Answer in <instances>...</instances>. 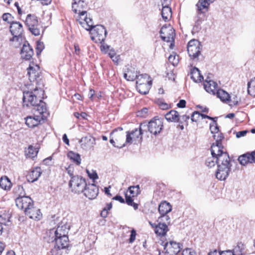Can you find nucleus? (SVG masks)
I'll return each instance as SVG.
<instances>
[{
	"label": "nucleus",
	"mask_w": 255,
	"mask_h": 255,
	"mask_svg": "<svg viewBox=\"0 0 255 255\" xmlns=\"http://www.w3.org/2000/svg\"><path fill=\"white\" fill-rule=\"evenodd\" d=\"M130 195L132 197L137 196L140 192L139 187L138 185L135 186H130L128 188Z\"/></svg>",
	"instance_id": "nucleus-44"
},
{
	"label": "nucleus",
	"mask_w": 255,
	"mask_h": 255,
	"mask_svg": "<svg viewBox=\"0 0 255 255\" xmlns=\"http://www.w3.org/2000/svg\"><path fill=\"white\" fill-rule=\"evenodd\" d=\"M43 91L40 89L35 88L34 92H24L23 96V106L28 107L36 105L40 99V95H43Z\"/></svg>",
	"instance_id": "nucleus-3"
},
{
	"label": "nucleus",
	"mask_w": 255,
	"mask_h": 255,
	"mask_svg": "<svg viewBox=\"0 0 255 255\" xmlns=\"http://www.w3.org/2000/svg\"><path fill=\"white\" fill-rule=\"evenodd\" d=\"M10 31L13 36L11 41H19L21 40V35L23 32L22 24L19 22H12L10 26Z\"/></svg>",
	"instance_id": "nucleus-13"
},
{
	"label": "nucleus",
	"mask_w": 255,
	"mask_h": 255,
	"mask_svg": "<svg viewBox=\"0 0 255 255\" xmlns=\"http://www.w3.org/2000/svg\"><path fill=\"white\" fill-rule=\"evenodd\" d=\"M138 75H136L134 69L132 67L127 68L125 71L124 78L128 81H133L136 79Z\"/></svg>",
	"instance_id": "nucleus-29"
},
{
	"label": "nucleus",
	"mask_w": 255,
	"mask_h": 255,
	"mask_svg": "<svg viewBox=\"0 0 255 255\" xmlns=\"http://www.w3.org/2000/svg\"><path fill=\"white\" fill-rule=\"evenodd\" d=\"M2 18L3 20L10 23V24L13 22V16L9 13H4L2 14Z\"/></svg>",
	"instance_id": "nucleus-47"
},
{
	"label": "nucleus",
	"mask_w": 255,
	"mask_h": 255,
	"mask_svg": "<svg viewBox=\"0 0 255 255\" xmlns=\"http://www.w3.org/2000/svg\"><path fill=\"white\" fill-rule=\"evenodd\" d=\"M136 85L152 84L150 76L147 74L138 75L136 78Z\"/></svg>",
	"instance_id": "nucleus-31"
},
{
	"label": "nucleus",
	"mask_w": 255,
	"mask_h": 255,
	"mask_svg": "<svg viewBox=\"0 0 255 255\" xmlns=\"http://www.w3.org/2000/svg\"><path fill=\"white\" fill-rule=\"evenodd\" d=\"M182 244L173 241L166 242L164 245V250L167 251H168L169 253L175 255L179 253L182 250Z\"/></svg>",
	"instance_id": "nucleus-19"
},
{
	"label": "nucleus",
	"mask_w": 255,
	"mask_h": 255,
	"mask_svg": "<svg viewBox=\"0 0 255 255\" xmlns=\"http://www.w3.org/2000/svg\"><path fill=\"white\" fill-rule=\"evenodd\" d=\"M37 153L38 151L31 145L29 146L28 149L25 151V154L27 157L31 158L36 156Z\"/></svg>",
	"instance_id": "nucleus-42"
},
{
	"label": "nucleus",
	"mask_w": 255,
	"mask_h": 255,
	"mask_svg": "<svg viewBox=\"0 0 255 255\" xmlns=\"http://www.w3.org/2000/svg\"><path fill=\"white\" fill-rule=\"evenodd\" d=\"M44 45L43 42L41 41H37L36 44L37 54H40L41 52V51L44 49Z\"/></svg>",
	"instance_id": "nucleus-50"
},
{
	"label": "nucleus",
	"mask_w": 255,
	"mask_h": 255,
	"mask_svg": "<svg viewBox=\"0 0 255 255\" xmlns=\"http://www.w3.org/2000/svg\"><path fill=\"white\" fill-rule=\"evenodd\" d=\"M221 255H235L233 251L227 250L221 252Z\"/></svg>",
	"instance_id": "nucleus-60"
},
{
	"label": "nucleus",
	"mask_w": 255,
	"mask_h": 255,
	"mask_svg": "<svg viewBox=\"0 0 255 255\" xmlns=\"http://www.w3.org/2000/svg\"><path fill=\"white\" fill-rule=\"evenodd\" d=\"M200 21L199 20H198L195 23V25L193 27V30L198 31L200 28Z\"/></svg>",
	"instance_id": "nucleus-61"
},
{
	"label": "nucleus",
	"mask_w": 255,
	"mask_h": 255,
	"mask_svg": "<svg viewBox=\"0 0 255 255\" xmlns=\"http://www.w3.org/2000/svg\"><path fill=\"white\" fill-rule=\"evenodd\" d=\"M126 202L128 205L132 206L133 203V200L129 196L126 195Z\"/></svg>",
	"instance_id": "nucleus-57"
},
{
	"label": "nucleus",
	"mask_w": 255,
	"mask_h": 255,
	"mask_svg": "<svg viewBox=\"0 0 255 255\" xmlns=\"http://www.w3.org/2000/svg\"><path fill=\"white\" fill-rule=\"evenodd\" d=\"M42 173L41 169L39 167H36L32 169L27 175L28 181L33 182L36 181L40 176Z\"/></svg>",
	"instance_id": "nucleus-26"
},
{
	"label": "nucleus",
	"mask_w": 255,
	"mask_h": 255,
	"mask_svg": "<svg viewBox=\"0 0 255 255\" xmlns=\"http://www.w3.org/2000/svg\"><path fill=\"white\" fill-rule=\"evenodd\" d=\"M12 186L11 181L7 176L1 177L0 179V187L2 189L8 190H9Z\"/></svg>",
	"instance_id": "nucleus-33"
},
{
	"label": "nucleus",
	"mask_w": 255,
	"mask_h": 255,
	"mask_svg": "<svg viewBox=\"0 0 255 255\" xmlns=\"http://www.w3.org/2000/svg\"><path fill=\"white\" fill-rule=\"evenodd\" d=\"M110 46L108 45H105L104 43L102 44L101 46V50L102 51H105L106 53L107 52V50L109 48Z\"/></svg>",
	"instance_id": "nucleus-64"
},
{
	"label": "nucleus",
	"mask_w": 255,
	"mask_h": 255,
	"mask_svg": "<svg viewBox=\"0 0 255 255\" xmlns=\"http://www.w3.org/2000/svg\"><path fill=\"white\" fill-rule=\"evenodd\" d=\"M160 37L167 42H172L175 36V30L170 25H163L160 30Z\"/></svg>",
	"instance_id": "nucleus-10"
},
{
	"label": "nucleus",
	"mask_w": 255,
	"mask_h": 255,
	"mask_svg": "<svg viewBox=\"0 0 255 255\" xmlns=\"http://www.w3.org/2000/svg\"><path fill=\"white\" fill-rule=\"evenodd\" d=\"M25 23L32 34L35 36L40 35L41 26L38 23V21L36 16L30 14H28Z\"/></svg>",
	"instance_id": "nucleus-8"
},
{
	"label": "nucleus",
	"mask_w": 255,
	"mask_h": 255,
	"mask_svg": "<svg viewBox=\"0 0 255 255\" xmlns=\"http://www.w3.org/2000/svg\"><path fill=\"white\" fill-rule=\"evenodd\" d=\"M108 54L111 58H114V56L116 55V52L115 50L112 48L109 50Z\"/></svg>",
	"instance_id": "nucleus-63"
},
{
	"label": "nucleus",
	"mask_w": 255,
	"mask_h": 255,
	"mask_svg": "<svg viewBox=\"0 0 255 255\" xmlns=\"http://www.w3.org/2000/svg\"><path fill=\"white\" fill-rule=\"evenodd\" d=\"M90 31L91 39L96 43H102L104 41L107 35L105 28L102 25H93Z\"/></svg>",
	"instance_id": "nucleus-5"
},
{
	"label": "nucleus",
	"mask_w": 255,
	"mask_h": 255,
	"mask_svg": "<svg viewBox=\"0 0 255 255\" xmlns=\"http://www.w3.org/2000/svg\"><path fill=\"white\" fill-rule=\"evenodd\" d=\"M210 129L212 133H217L219 132V128L216 121H213L210 125Z\"/></svg>",
	"instance_id": "nucleus-46"
},
{
	"label": "nucleus",
	"mask_w": 255,
	"mask_h": 255,
	"mask_svg": "<svg viewBox=\"0 0 255 255\" xmlns=\"http://www.w3.org/2000/svg\"><path fill=\"white\" fill-rule=\"evenodd\" d=\"M146 128L145 125L140 124L138 128H136L131 131H127L126 143L131 144L133 142H141L142 139V135Z\"/></svg>",
	"instance_id": "nucleus-4"
},
{
	"label": "nucleus",
	"mask_w": 255,
	"mask_h": 255,
	"mask_svg": "<svg viewBox=\"0 0 255 255\" xmlns=\"http://www.w3.org/2000/svg\"><path fill=\"white\" fill-rule=\"evenodd\" d=\"M217 97L223 102L227 103L230 100V95L222 89H219L216 92Z\"/></svg>",
	"instance_id": "nucleus-38"
},
{
	"label": "nucleus",
	"mask_w": 255,
	"mask_h": 255,
	"mask_svg": "<svg viewBox=\"0 0 255 255\" xmlns=\"http://www.w3.org/2000/svg\"><path fill=\"white\" fill-rule=\"evenodd\" d=\"M111 135L113 136L115 140L117 141L118 145L117 147L122 148L126 145V141L124 142L125 134L123 131V128L119 127L115 129L111 133Z\"/></svg>",
	"instance_id": "nucleus-14"
},
{
	"label": "nucleus",
	"mask_w": 255,
	"mask_h": 255,
	"mask_svg": "<svg viewBox=\"0 0 255 255\" xmlns=\"http://www.w3.org/2000/svg\"><path fill=\"white\" fill-rule=\"evenodd\" d=\"M66 223L62 221L58 225L56 231H55V241L56 246L52 249L51 253L52 255L53 253L57 250L66 249L69 245V239L67 236L69 228L66 225Z\"/></svg>",
	"instance_id": "nucleus-2"
},
{
	"label": "nucleus",
	"mask_w": 255,
	"mask_h": 255,
	"mask_svg": "<svg viewBox=\"0 0 255 255\" xmlns=\"http://www.w3.org/2000/svg\"><path fill=\"white\" fill-rule=\"evenodd\" d=\"M251 153H246L240 156L238 160L243 165H246L249 163H252Z\"/></svg>",
	"instance_id": "nucleus-37"
},
{
	"label": "nucleus",
	"mask_w": 255,
	"mask_h": 255,
	"mask_svg": "<svg viewBox=\"0 0 255 255\" xmlns=\"http://www.w3.org/2000/svg\"><path fill=\"white\" fill-rule=\"evenodd\" d=\"M210 2L208 0H199L198 2L196 4V6L197 7L198 11L199 13H202V10L205 9L206 11L208 10V7L210 3Z\"/></svg>",
	"instance_id": "nucleus-34"
},
{
	"label": "nucleus",
	"mask_w": 255,
	"mask_h": 255,
	"mask_svg": "<svg viewBox=\"0 0 255 255\" xmlns=\"http://www.w3.org/2000/svg\"><path fill=\"white\" fill-rule=\"evenodd\" d=\"M113 199L120 201L121 203H125V200L123 197L120 195H117L113 198Z\"/></svg>",
	"instance_id": "nucleus-62"
},
{
	"label": "nucleus",
	"mask_w": 255,
	"mask_h": 255,
	"mask_svg": "<svg viewBox=\"0 0 255 255\" xmlns=\"http://www.w3.org/2000/svg\"><path fill=\"white\" fill-rule=\"evenodd\" d=\"M166 120L168 122H180V116L178 113L174 110H171L165 115Z\"/></svg>",
	"instance_id": "nucleus-28"
},
{
	"label": "nucleus",
	"mask_w": 255,
	"mask_h": 255,
	"mask_svg": "<svg viewBox=\"0 0 255 255\" xmlns=\"http://www.w3.org/2000/svg\"><path fill=\"white\" fill-rule=\"evenodd\" d=\"M161 15L163 19L166 21L171 18L172 12L171 8L167 5L163 6L161 11Z\"/></svg>",
	"instance_id": "nucleus-35"
},
{
	"label": "nucleus",
	"mask_w": 255,
	"mask_h": 255,
	"mask_svg": "<svg viewBox=\"0 0 255 255\" xmlns=\"http://www.w3.org/2000/svg\"><path fill=\"white\" fill-rule=\"evenodd\" d=\"M179 108H183L186 106V101L184 100H180L177 105Z\"/></svg>",
	"instance_id": "nucleus-59"
},
{
	"label": "nucleus",
	"mask_w": 255,
	"mask_h": 255,
	"mask_svg": "<svg viewBox=\"0 0 255 255\" xmlns=\"http://www.w3.org/2000/svg\"><path fill=\"white\" fill-rule=\"evenodd\" d=\"M33 107V114L36 113L37 115H38V116H44V114L47 111L45 103L43 102L41 99H39V102Z\"/></svg>",
	"instance_id": "nucleus-24"
},
{
	"label": "nucleus",
	"mask_w": 255,
	"mask_h": 255,
	"mask_svg": "<svg viewBox=\"0 0 255 255\" xmlns=\"http://www.w3.org/2000/svg\"><path fill=\"white\" fill-rule=\"evenodd\" d=\"M141 125H145L147 127L144 131H149L151 133L154 135L160 133L163 127V122L161 119L158 118H154L151 120L148 124L146 123H142Z\"/></svg>",
	"instance_id": "nucleus-9"
},
{
	"label": "nucleus",
	"mask_w": 255,
	"mask_h": 255,
	"mask_svg": "<svg viewBox=\"0 0 255 255\" xmlns=\"http://www.w3.org/2000/svg\"><path fill=\"white\" fill-rule=\"evenodd\" d=\"M112 207V203H110L108 204H107L106 207L104 208L103 210L102 211L101 213L102 216H104L105 217L107 214V212L108 210H110Z\"/></svg>",
	"instance_id": "nucleus-52"
},
{
	"label": "nucleus",
	"mask_w": 255,
	"mask_h": 255,
	"mask_svg": "<svg viewBox=\"0 0 255 255\" xmlns=\"http://www.w3.org/2000/svg\"><path fill=\"white\" fill-rule=\"evenodd\" d=\"M67 156L77 165H79L81 164V159L79 154L70 151L68 153Z\"/></svg>",
	"instance_id": "nucleus-39"
},
{
	"label": "nucleus",
	"mask_w": 255,
	"mask_h": 255,
	"mask_svg": "<svg viewBox=\"0 0 255 255\" xmlns=\"http://www.w3.org/2000/svg\"><path fill=\"white\" fill-rule=\"evenodd\" d=\"M25 214L30 218L36 220H39L42 216L40 209L34 207L33 205L29 210H26Z\"/></svg>",
	"instance_id": "nucleus-25"
},
{
	"label": "nucleus",
	"mask_w": 255,
	"mask_h": 255,
	"mask_svg": "<svg viewBox=\"0 0 255 255\" xmlns=\"http://www.w3.org/2000/svg\"><path fill=\"white\" fill-rule=\"evenodd\" d=\"M136 235V233L135 231L133 229L131 231V234H130V238L129 240V243H131L133 241H134V240L135 239Z\"/></svg>",
	"instance_id": "nucleus-55"
},
{
	"label": "nucleus",
	"mask_w": 255,
	"mask_h": 255,
	"mask_svg": "<svg viewBox=\"0 0 255 255\" xmlns=\"http://www.w3.org/2000/svg\"><path fill=\"white\" fill-rule=\"evenodd\" d=\"M148 110L146 108L142 109L141 111L138 112V116L145 117L147 113Z\"/></svg>",
	"instance_id": "nucleus-58"
},
{
	"label": "nucleus",
	"mask_w": 255,
	"mask_h": 255,
	"mask_svg": "<svg viewBox=\"0 0 255 255\" xmlns=\"http://www.w3.org/2000/svg\"><path fill=\"white\" fill-rule=\"evenodd\" d=\"M190 78L196 83L201 82L203 80V76L201 75L199 70L196 67L191 69Z\"/></svg>",
	"instance_id": "nucleus-30"
},
{
	"label": "nucleus",
	"mask_w": 255,
	"mask_h": 255,
	"mask_svg": "<svg viewBox=\"0 0 255 255\" xmlns=\"http://www.w3.org/2000/svg\"><path fill=\"white\" fill-rule=\"evenodd\" d=\"M33 51L27 42H25L21 50V55L23 59L29 60L33 55Z\"/></svg>",
	"instance_id": "nucleus-21"
},
{
	"label": "nucleus",
	"mask_w": 255,
	"mask_h": 255,
	"mask_svg": "<svg viewBox=\"0 0 255 255\" xmlns=\"http://www.w3.org/2000/svg\"><path fill=\"white\" fill-rule=\"evenodd\" d=\"M168 60L175 66L178 63V56L176 55H170L168 57Z\"/></svg>",
	"instance_id": "nucleus-49"
},
{
	"label": "nucleus",
	"mask_w": 255,
	"mask_h": 255,
	"mask_svg": "<svg viewBox=\"0 0 255 255\" xmlns=\"http://www.w3.org/2000/svg\"><path fill=\"white\" fill-rule=\"evenodd\" d=\"M155 233L158 236H164L168 231V227L165 223H159L155 226Z\"/></svg>",
	"instance_id": "nucleus-32"
},
{
	"label": "nucleus",
	"mask_w": 255,
	"mask_h": 255,
	"mask_svg": "<svg viewBox=\"0 0 255 255\" xmlns=\"http://www.w3.org/2000/svg\"><path fill=\"white\" fill-rule=\"evenodd\" d=\"M66 172L71 177V179H72L73 177H75L76 175H74V167L73 165H69L67 168H66Z\"/></svg>",
	"instance_id": "nucleus-48"
},
{
	"label": "nucleus",
	"mask_w": 255,
	"mask_h": 255,
	"mask_svg": "<svg viewBox=\"0 0 255 255\" xmlns=\"http://www.w3.org/2000/svg\"><path fill=\"white\" fill-rule=\"evenodd\" d=\"M187 49L190 58L197 60L201 53L202 45L200 42L196 39L191 40L188 43Z\"/></svg>",
	"instance_id": "nucleus-7"
},
{
	"label": "nucleus",
	"mask_w": 255,
	"mask_h": 255,
	"mask_svg": "<svg viewBox=\"0 0 255 255\" xmlns=\"http://www.w3.org/2000/svg\"><path fill=\"white\" fill-rule=\"evenodd\" d=\"M77 20L86 30H89L93 27V21L90 17H88L87 11L77 13Z\"/></svg>",
	"instance_id": "nucleus-11"
},
{
	"label": "nucleus",
	"mask_w": 255,
	"mask_h": 255,
	"mask_svg": "<svg viewBox=\"0 0 255 255\" xmlns=\"http://www.w3.org/2000/svg\"><path fill=\"white\" fill-rule=\"evenodd\" d=\"M85 196L89 199H94L99 193L98 187L94 183L87 185L84 191Z\"/></svg>",
	"instance_id": "nucleus-18"
},
{
	"label": "nucleus",
	"mask_w": 255,
	"mask_h": 255,
	"mask_svg": "<svg viewBox=\"0 0 255 255\" xmlns=\"http://www.w3.org/2000/svg\"><path fill=\"white\" fill-rule=\"evenodd\" d=\"M182 255H196V253L194 251L187 248L183 250Z\"/></svg>",
	"instance_id": "nucleus-53"
},
{
	"label": "nucleus",
	"mask_w": 255,
	"mask_h": 255,
	"mask_svg": "<svg viewBox=\"0 0 255 255\" xmlns=\"http://www.w3.org/2000/svg\"><path fill=\"white\" fill-rule=\"evenodd\" d=\"M214 138L216 140L215 143H213L211 147V151L213 154L215 152H219V151H224L223 146L222 144V141L224 138L223 134L220 132H218L213 135Z\"/></svg>",
	"instance_id": "nucleus-15"
},
{
	"label": "nucleus",
	"mask_w": 255,
	"mask_h": 255,
	"mask_svg": "<svg viewBox=\"0 0 255 255\" xmlns=\"http://www.w3.org/2000/svg\"><path fill=\"white\" fill-rule=\"evenodd\" d=\"M239 100V98L236 95H234L232 98L230 96V100L227 101V103L230 106H236L238 104Z\"/></svg>",
	"instance_id": "nucleus-45"
},
{
	"label": "nucleus",
	"mask_w": 255,
	"mask_h": 255,
	"mask_svg": "<svg viewBox=\"0 0 255 255\" xmlns=\"http://www.w3.org/2000/svg\"><path fill=\"white\" fill-rule=\"evenodd\" d=\"M81 147L85 150H89L93 148L96 144L95 138L88 134L83 136L79 141Z\"/></svg>",
	"instance_id": "nucleus-17"
},
{
	"label": "nucleus",
	"mask_w": 255,
	"mask_h": 255,
	"mask_svg": "<svg viewBox=\"0 0 255 255\" xmlns=\"http://www.w3.org/2000/svg\"><path fill=\"white\" fill-rule=\"evenodd\" d=\"M212 156L207 158L205 164L209 168L218 165L216 176L220 180H225L231 171V163L229 154L226 151H219L213 154L211 151Z\"/></svg>",
	"instance_id": "nucleus-1"
},
{
	"label": "nucleus",
	"mask_w": 255,
	"mask_h": 255,
	"mask_svg": "<svg viewBox=\"0 0 255 255\" xmlns=\"http://www.w3.org/2000/svg\"><path fill=\"white\" fill-rule=\"evenodd\" d=\"M246 245L242 242H239L235 247L233 252L235 255H244L246 253Z\"/></svg>",
	"instance_id": "nucleus-36"
},
{
	"label": "nucleus",
	"mask_w": 255,
	"mask_h": 255,
	"mask_svg": "<svg viewBox=\"0 0 255 255\" xmlns=\"http://www.w3.org/2000/svg\"><path fill=\"white\" fill-rule=\"evenodd\" d=\"M201 113L198 111H195L193 113L191 117V120L192 122H196L200 117Z\"/></svg>",
	"instance_id": "nucleus-51"
},
{
	"label": "nucleus",
	"mask_w": 255,
	"mask_h": 255,
	"mask_svg": "<svg viewBox=\"0 0 255 255\" xmlns=\"http://www.w3.org/2000/svg\"><path fill=\"white\" fill-rule=\"evenodd\" d=\"M27 74L29 75V79L30 81H34L39 76V67L37 65H31L27 68Z\"/></svg>",
	"instance_id": "nucleus-23"
},
{
	"label": "nucleus",
	"mask_w": 255,
	"mask_h": 255,
	"mask_svg": "<svg viewBox=\"0 0 255 255\" xmlns=\"http://www.w3.org/2000/svg\"><path fill=\"white\" fill-rule=\"evenodd\" d=\"M151 84L136 85V89L140 94L145 95L148 93Z\"/></svg>",
	"instance_id": "nucleus-40"
},
{
	"label": "nucleus",
	"mask_w": 255,
	"mask_h": 255,
	"mask_svg": "<svg viewBox=\"0 0 255 255\" xmlns=\"http://www.w3.org/2000/svg\"><path fill=\"white\" fill-rule=\"evenodd\" d=\"M248 92L250 95L255 97V77L248 82Z\"/></svg>",
	"instance_id": "nucleus-41"
},
{
	"label": "nucleus",
	"mask_w": 255,
	"mask_h": 255,
	"mask_svg": "<svg viewBox=\"0 0 255 255\" xmlns=\"http://www.w3.org/2000/svg\"><path fill=\"white\" fill-rule=\"evenodd\" d=\"M87 7V3L82 0H74V2L72 3V9L75 13L86 11Z\"/></svg>",
	"instance_id": "nucleus-20"
},
{
	"label": "nucleus",
	"mask_w": 255,
	"mask_h": 255,
	"mask_svg": "<svg viewBox=\"0 0 255 255\" xmlns=\"http://www.w3.org/2000/svg\"><path fill=\"white\" fill-rule=\"evenodd\" d=\"M171 205L166 201H162L159 205L158 211L161 215H165L171 212Z\"/></svg>",
	"instance_id": "nucleus-27"
},
{
	"label": "nucleus",
	"mask_w": 255,
	"mask_h": 255,
	"mask_svg": "<svg viewBox=\"0 0 255 255\" xmlns=\"http://www.w3.org/2000/svg\"><path fill=\"white\" fill-rule=\"evenodd\" d=\"M14 192L18 197H25V193L23 187L21 185H18L14 189Z\"/></svg>",
	"instance_id": "nucleus-43"
},
{
	"label": "nucleus",
	"mask_w": 255,
	"mask_h": 255,
	"mask_svg": "<svg viewBox=\"0 0 255 255\" xmlns=\"http://www.w3.org/2000/svg\"><path fill=\"white\" fill-rule=\"evenodd\" d=\"M87 172L90 178L94 180L98 178V176L96 172L93 171L91 173L89 170H87Z\"/></svg>",
	"instance_id": "nucleus-54"
},
{
	"label": "nucleus",
	"mask_w": 255,
	"mask_h": 255,
	"mask_svg": "<svg viewBox=\"0 0 255 255\" xmlns=\"http://www.w3.org/2000/svg\"><path fill=\"white\" fill-rule=\"evenodd\" d=\"M87 185L85 179L79 175L73 177L69 182V186L72 191L76 193L83 192Z\"/></svg>",
	"instance_id": "nucleus-6"
},
{
	"label": "nucleus",
	"mask_w": 255,
	"mask_h": 255,
	"mask_svg": "<svg viewBox=\"0 0 255 255\" xmlns=\"http://www.w3.org/2000/svg\"><path fill=\"white\" fill-rule=\"evenodd\" d=\"M204 88L207 92L215 95L218 90V85L212 80H205L204 82Z\"/></svg>",
	"instance_id": "nucleus-22"
},
{
	"label": "nucleus",
	"mask_w": 255,
	"mask_h": 255,
	"mask_svg": "<svg viewBox=\"0 0 255 255\" xmlns=\"http://www.w3.org/2000/svg\"><path fill=\"white\" fill-rule=\"evenodd\" d=\"M15 204L18 208L23 210L25 213L33 205V201L29 196L17 197Z\"/></svg>",
	"instance_id": "nucleus-12"
},
{
	"label": "nucleus",
	"mask_w": 255,
	"mask_h": 255,
	"mask_svg": "<svg viewBox=\"0 0 255 255\" xmlns=\"http://www.w3.org/2000/svg\"><path fill=\"white\" fill-rule=\"evenodd\" d=\"M247 133V130H242L236 132V137L237 138H240L243 136H244L246 135Z\"/></svg>",
	"instance_id": "nucleus-56"
},
{
	"label": "nucleus",
	"mask_w": 255,
	"mask_h": 255,
	"mask_svg": "<svg viewBox=\"0 0 255 255\" xmlns=\"http://www.w3.org/2000/svg\"><path fill=\"white\" fill-rule=\"evenodd\" d=\"M33 116H28L25 118V124L29 127L33 128L41 123L46 117L45 116H38L36 113Z\"/></svg>",
	"instance_id": "nucleus-16"
}]
</instances>
